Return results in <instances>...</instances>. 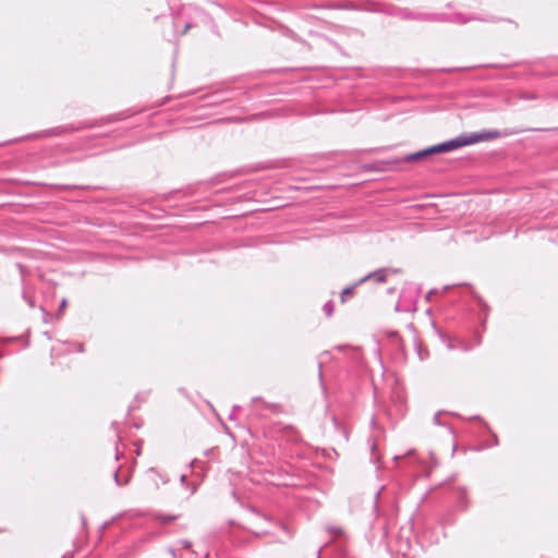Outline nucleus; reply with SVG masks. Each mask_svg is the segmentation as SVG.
<instances>
[{
    "mask_svg": "<svg viewBox=\"0 0 558 558\" xmlns=\"http://www.w3.org/2000/svg\"><path fill=\"white\" fill-rule=\"evenodd\" d=\"M190 28H191V24H190V23H187V24L184 26V29H183L182 34H185Z\"/></svg>",
    "mask_w": 558,
    "mask_h": 558,
    "instance_id": "5701e85b",
    "label": "nucleus"
},
{
    "mask_svg": "<svg viewBox=\"0 0 558 558\" xmlns=\"http://www.w3.org/2000/svg\"><path fill=\"white\" fill-rule=\"evenodd\" d=\"M361 283H362V282H360V280H359V281H357V282H355L354 284H352V286H349V287L344 288V289L342 290V292H341V302H342V303H343V302H345L347 296H348V295L353 294L354 289H355L357 286H360Z\"/></svg>",
    "mask_w": 558,
    "mask_h": 558,
    "instance_id": "1a4fd4ad",
    "label": "nucleus"
},
{
    "mask_svg": "<svg viewBox=\"0 0 558 558\" xmlns=\"http://www.w3.org/2000/svg\"><path fill=\"white\" fill-rule=\"evenodd\" d=\"M322 550H323V547H319L316 551V558H320L322 556Z\"/></svg>",
    "mask_w": 558,
    "mask_h": 558,
    "instance_id": "b1692460",
    "label": "nucleus"
},
{
    "mask_svg": "<svg viewBox=\"0 0 558 558\" xmlns=\"http://www.w3.org/2000/svg\"><path fill=\"white\" fill-rule=\"evenodd\" d=\"M83 350H84V349H83V344H80V347H78V351L83 352Z\"/></svg>",
    "mask_w": 558,
    "mask_h": 558,
    "instance_id": "a878e982",
    "label": "nucleus"
},
{
    "mask_svg": "<svg viewBox=\"0 0 558 558\" xmlns=\"http://www.w3.org/2000/svg\"><path fill=\"white\" fill-rule=\"evenodd\" d=\"M113 480H114V483L117 484V486H124L129 483L130 478L129 477H125L124 480H121L119 477V470H116L113 472Z\"/></svg>",
    "mask_w": 558,
    "mask_h": 558,
    "instance_id": "9d476101",
    "label": "nucleus"
},
{
    "mask_svg": "<svg viewBox=\"0 0 558 558\" xmlns=\"http://www.w3.org/2000/svg\"><path fill=\"white\" fill-rule=\"evenodd\" d=\"M240 409L241 408L239 405H234L232 412L229 415V420H231V421L234 420V414H236V411Z\"/></svg>",
    "mask_w": 558,
    "mask_h": 558,
    "instance_id": "f3484780",
    "label": "nucleus"
},
{
    "mask_svg": "<svg viewBox=\"0 0 558 558\" xmlns=\"http://www.w3.org/2000/svg\"><path fill=\"white\" fill-rule=\"evenodd\" d=\"M379 492L376 494L375 499L377 500L379 498Z\"/></svg>",
    "mask_w": 558,
    "mask_h": 558,
    "instance_id": "bb28decb",
    "label": "nucleus"
},
{
    "mask_svg": "<svg viewBox=\"0 0 558 558\" xmlns=\"http://www.w3.org/2000/svg\"><path fill=\"white\" fill-rule=\"evenodd\" d=\"M434 154H444L441 147H439V144L429 146L425 149L415 151L413 154H409V155L404 156L402 159H389L384 162L385 167L380 168V170H390V169H393L395 167H397L400 162L415 161L423 157H427V156H430Z\"/></svg>",
    "mask_w": 558,
    "mask_h": 558,
    "instance_id": "f03ea898",
    "label": "nucleus"
},
{
    "mask_svg": "<svg viewBox=\"0 0 558 558\" xmlns=\"http://www.w3.org/2000/svg\"><path fill=\"white\" fill-rule=\"evenodd\" d=\"M23 299L28 304L29 307H35V300L29 296L26 292H23Z\"/></svg>",
    "mask_w": 558,
    "mask_h": 558,
    "instance_id": "ddd939ff",
    "label": "nucleus"
},
{
    "mask_svg": "<svg viewBox=\"0 0 558 558\" xmlns=\"http://www.w3.org/2000/svg\"><path fill=\"white\" fill-rule=\"evenodd\" d=\"M324 311H325L327 316H331L332 315V313H333V304H332L331 301L326 302L324 304Z\"/></svg>",
    "mask_w": 558,
    "mask_h": 558,
    "instance_id": "f8f14e48",
    "label": "nucleus"
},
{
    "mask_svg": "<svg viewBox=\"0 0 558 558\" xmlns=\"http://www.w3.org/2000/svg\"><path fill=\"white\" fill-rule=\"evenodd\" d=\"M252 401L254 403L256 402H260L263 408L267 411H269L270 413H275V414H278V413H281L282 412V407L279 404V403H269V402H265L260 397H254L252 399Z\"/></svg>",
    "mask_w": 558,
    "mask_h": 558,
    "instance_id": "0eeeda50",
    "label": "nucleus"
},
{
    "mask_svg": "<svg viewBox=\"0 0 558 558\" xmlns=\"http://www.w3.org/2000/svg\"><path fill=\"white\" fill-rule=\"evenodd\" d=\"M449 20L451 22L461 23V24H464V23H466V22H469L471 20H478V21L493 22V23L499 21L496 17H490V19H480V17H476V16L464 17L463 14H461V13H454Z\"/></svg>",
    "mask_w": 558,
    "mask_h": 558,
    "instance_id": "39448f33",
    "label": "nucleus"
},
{
    "mask_svg": "<svg viewBox=\"0 0 558 558\" xmlns=\"http://www.w3.org/2000/svg\"><path fill=\"white\" fill-rule=\"evenodd\" d=\"M439 416H440V412H437L434 417H433V421L436 425H441L440 421H439Z\"/></svg>",
    "mask_w": 558,
    "mask_h": 558,
    "instance_id": "6ab92c4d",
    "label": "nucleus"
},
{
    "mask_svg": "<svg viewBox=\"0 0 558 558\" xmlns=\"http://www.w3.org/2000/svg\"><path fill=\"white\" fill-rule=\"evenodd\" d=\"M179 544L183 547V548H190L192 546V542L189 541V539H180L179 541Z\"/></svg>",
    "mask_w": 558,
    "mask_h": 558,
    "instance_id": "2eb2a0df",
    "label": "nucleus"
},
{
    "mask_svg": "<svg viewBox=\"0 0 558 558\" xmlns=\"http://www.w3.org/2000/svg\"><path fill=\"white\" fill-rule=\"evenodd\" d=\"M390 14L401 20H428L436 19L438 16L434 14H414L405 8H395Z\"/></svg>",
    "mask_w": 558,
    "mask_h": 558,
    "instance_id": "7ed1b4c3",
    "label": "nucleus"
},
{
    "mask_svg": "<svg viewBox=\"0 0 558 558\" xmlns=\"http://www.w3.org/2000/svg\"><path fill=\"white\" fill-rule=\"evenodd\" d=\"M436 292H437V290H435V289L429 290V291L426 293V295H425L426 300H427V301H429V300H430V298H432V294H434V293H436Z\"/></svg>",
    "mask_w": 558,
    "mask_h": 558,
    "instance_id": "aec40b11",
    "label": "nucleus"
},
{
    "mask_svg": "<svg viewBox=\"0 0 558 558\" xmlns=\"http://www.w3.org/2000/svg\"><path fill=\"white\" fill-rule=\"evenodd\" d=\"M498 137H500V132L498 130H484L482 132L462 134L449 141L439 143V147H441L442 153H449L464 146L473 145L484 141L495 140Z\"/></svg>",
    "mask_w": 558,
    "mask_h": 558,
    "instance_id": "f257e3e1",
    "label": "nucleus"
},
{
    "mask_svg": "<svg viewBox=\"0 0 558 558\" xmlns=\"http://www.w3.org/2000/svg\"><path fill=\"white\" fill-rule=\"evenodd\" d=\"M155 520H157L160 524H168L179 518V515L174 514H162L156 513L154 514Z\"/></svg>",
    "mask_w": 558,
    "mask_h": 558,
    "instance_id": "6e6552de",
    "label": "nucleus"
},
{
    "mask_svg": "<svg viewBox=\"0 0 558 558\" xmlns=\"http://www.w3.org/2000/svg\"><path fill=\"white\" fill-rule=\"evenodd\" d=\"M180 482H181L182 485H184L186 483V475H184V474L181 475L180 476Z\"/></svg>",
    "mask_w": 558,
    "mask_h": 558,
    "instance_id": "4be33fe9",
    "label": "nucleus"
},
{
    "mask_svg": "<svg viewBox=\"0 0 558 558\" xmlns=\"http://www.w3.org/2000/svg\"><path fill=\"white\" fill-rule=\"evenodd\" d=\"M436 292H437V290H435V289L429 290V291L426 293V295H425L426 300H427V301H429V300H430V298H432V294H434V293H436Z\"/></svg>",
    "mask_w": 558,
    "mask_h": 558,
    "instance_id": "412c9836",
    "label": "nucleus"
},
{
    "mask_svg": "<svg viewBox=\"0 0 558 558\" xmlns=\"http://www.w3.org/2000/svg\"><path fill=\"white\" fill-rule=\"evenodd\" d=\"M40 311L43 312L44 314V322L45 323H48V317L50 316V314L45 310V307L40 306Z\"/></svg>",
    "mask_w": 558,
    "mask_h": 558,
    "instance_id": "a211bd4d",
    "label": "nucleus"
},
{
    "mask_svg": "<svg viewBox=\"0 0 558 558\" xmlns=\"http://www.w3.org/2000/svg\"><path fill=\"white\" fill-rule=\"evenodd\" d=\"M66 305H68L66 299H62L61 302H60L59 310H58V316H60L63 313V311L65 310Z\"/></svg>",
    "mask_w": 558,
    "mask_h": 558,
    "instance_id": "4468645a",
    "label": "nucleus"
},
{
    "mask_svg": "<svg viewBox=\"0 0 558 558\" xmlns=\"http://www.w3.org/2000/svg\"><path fill=\"white\" fill-rule=\"evenodd\" d=\"M326 531L331 535H341L343 533L342 527L337 525H327Z\"/></svg>",
    "mask_w": 558,
    "mask_h": 558,
    "instance_id": "9b49d317",
    "label": "nucleus"
},
{
    "mask_svg": "<svg viewBox=\"0 0 558 558\" xmlns=\"http://www.w3.org/2000/svg\"><path fill=\"white\" fill-rule=\"evenodd\" d=\"M92 126H93V124H87V123L80 124L77 126L70 124V125H63V126H58V128L51 129L50 131H48V133L51 135H59L62 133L73 132L76 130L92 128Z\"/></svg>",
    "mask_w": 558,
    "mask_h": 558,
    "instance_id": "20e7f679",
    "label": "nucleus"
},
{
    "mask_svg": "<svg viewBox=\"0 0 558 558\" xmlns=\"http://www.w3.org/2000/svg\"><path fill=\"white\" fill-rule=\"evenodd\" d=\"M319 377H320V378L323 377L322 364H319Z\"/></svg>",
    "mask_w": 558,
    "mask_h": 558,
    "instance_id": "393cba45",
    "label": "nucleus"
},
{
    "mask_svg": "<svg viewBox=\"0 0 558 558\" xmlns=\"http://www.w3.org/2000/svg\"><path fill=\"white\" fill-rule=\"evenodd\" d=\"M369 279H373L375 280L376 282L378 283H383L386 281L387 279V274H386V270L385 269H378V270H375L373 272H369L368 275L364 276L363 278L360 279V282H365Z\"/></svg>",
    "mask_w": 558,
    "mask_h": 558,
    "instance_id": "423d86ee",
    "label": "nucleus"
},
{
    "mask_svg": "<svg viewBox=\"0 0 558 558\" xmlns=\"http://www.w3.org/2000/svg\"><path fill=\"white\" fill-rule=\"evenodd\" d=\"M167 551L169 553V555L171 556V558H180L177 550L173 548V547H169L167 549Z\"/></svg>",
    "mask_w": 558,
    "mask_h": 558,
    "instance_id": "dca6fc26",
    "label": "nucleus"
}]
</instances>
